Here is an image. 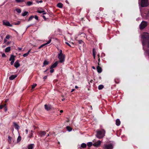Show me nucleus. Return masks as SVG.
Wrapping results in <instances>:
<instances>
[{
  "instance_id": "nucleus-1",
  "label": "nucleus",
  "mask_w": 149,
  "mask_h": 149,
  "mask_svg": "<svg viewBox=\"0 0 149 149\" xmlns=\"http://www.w3.org/2000/svg\"><path fill=\"white\" fill-rule=\"evenodd\" d=\"M142 43L143 46L148 44V47L149 48V34L147 32H144L141 36Z\"/></svg>"
},
{
  "instance_id": "nucleus-2",
  "label": "nucleus",
  "mask_w": 149,
  "mask_h": 149,
  "mask_svg": "<svg viewBox=\"0 0 149 149\" xmlns=\"http://www.w3.org/2000/svg\"><path fill=\"white\" fill-rule=\"evenodd\" d=\"M96 136L99 139L103 138L105 136V131L104 129L98 130L96 131Z\"/></svg>"
},
{
  "instance_id": "nucleus-3",
  "label": "nucleus",
  "mask_w": 149,
  "mask_h": 149,
  "mask_svg": "<svg viewBox=\"0 0 149 149\" xmlns=\"http://www.w3.org/2000/svg\"><path fill=\"white\" fill-rule=\"evenodd\" d=\"M149 5L148 0H141V6L142 7L147 6Z\"/></svg>"
},
{
  "instance_id": "nucleus-4",
  "label": "nucleus",
  "mask_w": 149,
  "mask_h": 149,
  "mask_svg": "<svg viewBox=\"0 0 149 149\" xmlns=\"http://www.w3.org/2000/svg\"><path fill=\"white\" fill-rule=\"evenodd\" d=\"M58 58L59 60V62L62 63L64 62L65 60V55L63 54L61 55H58Z\"/></svg>"
},
{
  "instance_id": "nucleus-5",
  "label": "nucleus",
  "mask_w": 149,
  "mask_h": 149,
  "mask_svg": "<svg viewBox=\"0 0 149 149\" xmlns=\"http://www.w3.org/2000/svg\"><path fill=\"white\" fill-rule=\"evenodd\" d=\"M147 25V23L146 22L143 21L140 25V29H143L145 28Z\"/></svg>"
},
{
  "instance_id": "nucleus-6",
  "label": "nucleus",
  "mask_w": 149,
  "mask_h": 149,
  "mask_svg": "<svg viewBox=\"0 0 149 149\" xmlns=\"http://www.w3.org/2000/svg\"><path fill=\"white\" fill-rule=\"evenodd\" d=\"M113 148V145L111 143L104 145V149H112Z\"/></svg>"
},
{
  "instance_id": "nucleus-7",
  "label": "nucleus",
  "mask_w": 149,
  "mask_h": 149,
  "mask_svg": "<svg viewBox=\"0 0 149 149\" xmlns=\"http://www.w3.org/2000/svg\"><path fill=\"white\" fill-rule=\"evenodd\" d=\"M3 25L10 26L12 27L13 26L12 25L10 24V22L8 21L5 22L4 21H3Z\"/></svg>"
},
{
  "instance_id": "nucleus-8",
  "label": "nucleus",
  "mask_w": 149,
  "mask_h": 149,
  "mask_svg": "<svg viewBox=\"0 0 149 149\" xmlns=\"http://www.w3.org/2000/svg\"><path fill=\"white\" fill-rule=\"evenodd\" d=\"M44 107L45 109L47 111L50 110L52 108V106L49 104L47 105L46 104L45 105Z\"/></svg>"
},
{
  "instance_id": "nucleus-9",
  "label": "nucleus",
  "mask_w": 149,
  "mask_h": 149,
  "mask_svg": "<svg viewBox=\"0 0 149 149\" xmlns=\"http://www.w3.org/2000/svg\"><path fill=\"white\" fill-rule=\"evenodd\" d=\"M101 141L100 140H98L97 142L94 143L93 145L94 146L97 147H99L101 143Z\"/></svg>"
},
{
  "instance_id": "nucleus-10",
  "label": "nucleus",
  "mask_w": 149,
  "mask_h": 149,
  "mask_svg": "<svg viewBox=\"0 0 149 149\" xmlns=\"http://www.w3.org/2000/svg\"><path fill=\"white\" fill-rule=\"evenodd\" d=\"M78 43L80 45V47H84L85 45V43L81 40H78Z\"/></svg>"
},
{
  "instance_id": "nucleus-11",
  "label": "nucleus",
  "mask_w": 149,
  "mask_h": 149,
  "mask_svg": "<svg viewBox=\"0 0 149 149\" xmlns=\"http://www.w3.org/2000/svg\"><path fill=\"white\" fill-rule=\"evenodd\" d=\"M51 39H49L48 41L46 43H45L44 44H42V45H41V46H40L38 48V49H41V48H42V47H43L44 46H45L47 45V44H49V43H50V42H51Z\"/></svg>"
},
{
  "instance_id": "nucleus-12",
  "label": "nucleus",
  "mask_w": 149,
  "mask_h": 149,
  "mask_svg": "<svg viewBox=\"0 0 149 149\" xmlns=\"http://www.w3.org/2000/svg\"><path fill=\"white\" fill-rule=\"evenodd\" d=\"M58 64V61H56L50 67V69H52L56 68Z\"/></svg>"
},
{
  "instance_id": "nucleus-13",
  "label": "nucleus",
  "mask_w": 149,
  "mask_h": 149,
  "mask_svg": "<svg viewBox=\"0 0 149 149\" xmlns=\"http://www.w3.org/2000/svg\"><path fill=\"white\" fill-rule=\"evenodd\" d=\"M14 66L16 68H17L20 66V64L19 63V61L18 60H17L15 63Z\"/></svg>"
},
{
  "instance_id": "nucleus-14",
  "label": "nucleus",
  "mask_w": 149,
  "mask_h": 149,
  "mask_svg": "<svg viewBox=\"0 0 149 149\" xmlns=\"http://www.w3.org/2000/svg\"><path fill=\"white\" fill-rule=\"evenodd\" d=\"M97 69L98 73H100L102 72V69L99 65L97 67Z\"/></svg>"
},
{
  "instance_id": "nucleus-15",
  "label": "nucleus",
  "mask_w": 149,
  "mask_h": 149,
  "mask_svg": "<svg viewBox=\"0 0 149 149\" xmlns=\"http://www.w3.org/2000/svg\"><path fill=\"white\" fill-rule=\"evenodd\" d=\"M49 63L48 61H47L46 60H45L43 63V65L42 66V67L48 65L49 64Z\"/></svg>"
},
{
  "instance_id": "nucleus-16",
  "label": "nucleus",
  "mask_w": 149,
  "mask_h": 149,
  "mask_svg": "<svg viewBox=\"0 0 149 149\" xmlns=\"http://www.w3.org/2000/svg\"><path fill=\"white\" fill-rule=\"evenodd\" d=\"M17 77V75H11V76L9 77V79L10 80H13Z\"/></svg>"
},
{
  "instance_id": "nucleus-17",
  "label": "nucleus",
  "mask_w": 149,
  "mask_h": 149,
  "mask_svg": "<svg viewBox=\"0 0 149 149\" xmlns=\"http://www.w3.org/2000/svg\"><path fill=\"white\" fill-rule=\"evenodd\" d=\"M13 124L16 129L18 130L19 128V126L16 123H14Z\"/></svg>"
},
{
  "instance_id": "nucleus-18",
  "label": "nucleus",
  "mask_w": 149,
  "mask_h": 149,
  "mask_svg": "<svg viewBox=\"0 0 149 149\" xmlns=\"http://www.w3.org/2000/svg\"><path fill=\"white\" fill-rule=\"evenodd\" d=\"M38 13H43V15H45L46 14V13L45 12V10H38L37 11Z\"/></svg>"
},
{
  "instance_id": "nucleus-19",
  "label": "nucleus",
  "mask_w": 149,
  "mask_h": 149,
  "mask_svg": "<svg viewBox=\"0 0 149 149\" xmlns=\"http://www.w3.org/2000/svg\"><path fill=\"white\" fill-rule=\"evenodd\" d=\"M116 125L117 126H119L120 124V122L119 119H117L116 120Z\"/></svg>"
},
{
  "instance_id": "nucleus-20",
  "label": "nucleus",
  "mask_w": 149,
  "mask_h": 149,
  "mask_svg": "<svg viewBox=\"0 0 149 149\" xmlns=\"http://www.w3.org/2000/svg\"><path fill=\"white\" fill-rule=\"evenodd\" d=\"M40 136L42 137L45 135L46 134V133L44 131H41L40 132Z\"/></svg>"
},
{
  "instance_id": "nucleus-21",
  "label": "nucleus",
  "mask_w": 149,
  "mask_h": 149,
  "mask_svg": "<svg viewBox=\"0 0 149 149\" xmlns=\"http://www.w3.org/2000/svg\"><path fill=\"white\" fill-rule=\"evenodd\" d=\"M15 56H13V55H11L10 58L9 60L10 61H15Z\"/></svg>"
},
{
  "instance_id": "nucleus-22",
  "label": "nucleus",
  "mask_w": 149,
  "mask_h": 149,
  "mask_svg": "<svg viewBox=\"0 0 149 149\" xmlns=\"http://www.w3.org/2000/svg\"><path fill=\"white\" fill-rule=\"evenodd\" d=\"M8 143L9 144H11L12 143V137L10 136H8Z\"/></svg>"
},
{
  "instance_id": "nucleus-23",
  "label": "nucleus",
  "mask_w": 149,
  "mask_h": 149,
  "mask_svg": "<svg viewBox=\"0 0 149 149\" xmlns=\"http://www.w3.org/2000/svg\"><path fill=\"white\" fill-rule=\"evenodd\" d=\"M57 6L60 8H62L63 7V4L61 3H59L57 4Z\"/></svg>"
},
{
  "instance_id": "nucleus-24",
  "label": "nucleus",
  "mask_w": 149,
  "mask_h": 149,
  "mask_svg": "<svg viewBox=\"0 0 149 149\" xmlns=\"http://www.w3.org/2000/svg\"><path fill=\"white\" fill-rule=\"evenodd\" d=\"M10 50V47H7L5 50V52H8Z\"/></svg>"
},
{
  "instance_id": "nucleus-25",
  "label": "nucleus",
  "mask_w": 149,
  "mask_h": 149,
  "mask_svg": "<svg viewBox=\"0 0 149 149\" xmlns=\"http://www.w3.org/2000/svg\"><path fill=\"white\" fill-rule=\"evenodd\" d=\"M33 147V144H31L29 145L28 146V149H32Z\"/></svg>"
},
{
  "instance_id": "nucleus-26",
  "label": "nucleus",
  "mask_w": 149,
  "mask_h": 149,
  "mask_svg": "<svg viewBox=\"0 0 149 149\" xmlns=\"http://www.w3.org/2000/svg\"><path fill=\"white\" fill-rule=\"evenodd\" d=\"M33 3L31 1H28L26 3V5L28 6H29L33 4Z\"/></svg>"
},
{
  "instance_id": "nucleus-27",
  "label": "nucleus",
  "mask_w": 149,
  "mask_h": 149,
  "mask_svg": "<svg viewBox=\"0 0 149 149\" xmlns=\"http://www.w3.org/2000/svg\"><path fill=\"white\" fill-rule=\"evenodd\" d=\"M86 146V144L85 143H82L81 146V147L82 148H85Z\"/></svg>"
},
{
  "instance_id": "nucleus-28",
  "label": "nucleus",
  "mask_w": 149,
  "mask_h": 149,
  "mask_svg": "<svg viewBox=\"0 0 149 149\" xmlns=\"http://www.w3.org/2000/svg\"><path fill=\"white\" fill-rule=\"evenodd\" d=\"M15 10L17 12V13L19 14L21 13V10L19 8H17L15 9Z\"/></svg>"
},
{
  "instance_id": "nucleus-29",
  "label": "nucleus",
  "mask_w": 149,
  "mask_h": 149,
  "mask_svg": "<svg viewBox=\"0 0 149 149\" xmlns=\"http://www.w3.org/2000/svg\"><path fill=\"white\" fill-rule=\"evenodd\" d=\"M104 88V86L103 85H100L98 87V89L99 90H101L103 88Z\"/></svg>"
},
{
  "instance_id": "nucleus-30",
  "label": "nucleus",
  "mask_w": 149,
  "mask_h": 149,
  "mask_svg": "<svg viewBox=\"0 0 149 149\" xmlns=\"http://www.w3.org/2000/svg\"><path fill=\"white\" fill-rule=\"evenodd\" d=\"M28 13V12L27 11H25L22 14V15L23 16H25Z\"/></svg>"
},
{
  "instance_id": "nucleus-31",
  "label": "nucleus",
  "mask_w": 149,
  "mask_h": 149,
  "mask_svg": "<svg viewBox=\"0 0 149 149\" xmlns=\"http://www.w3.org/2000/svg\"><path fill=\"white\" fill-rule=\"evenodd\" d=\"M25 0H15V1L17 3H21L24 2Z\"/></svg>"
},
{
  "instance_id": "nucleus-32",
  "label": "nucleus",
  "mask_w": 149,
  "mask_h": 149,
  "mask_svg": "<svg viewBox=\"0 0 149 149\" xmlns=\"http://www.w3.org/2000/svg\"><path fill=\"white\" fill-rule=\"evenodd\" d=\"M66 129L69 132L71 131L72 130V129L69 126H67L66 127Z\"/></svg>"
},
{
  "instance_id": "nucleus-33",
  "label": "nucleus",
  "mask_w": 149,
  "mask_h": 149,
  "mask_svg": "<svg viewBox=\"0 0 149 149\" xmlns=\"http://www.w3.org/2000/svg\"><path fill=\"white\" fill-rule=\"evenodd\" d=\"M33 131L32 130H31V132L30 133L29 136V138H31L33 136V134L32 133Z\"/></svg>"
},
{
  "instance_id": "nucleus-34",
  "label": "nucleus",
  "mask_w": 149,
  "mask_h": 149,
  "mask_svg": "<svg viewBox=\"0 0 149 149\" xmlns=\"http://www.w3.org/2000/svg\"><path fill=\"white\" fill-rule=\"evenodd\" d=\"M93 144L91 142H89L87 143V146L89 147H91Z\"/></svg>"
},
{
  "instance_id": "nucleus-35",
  "label": "nucleus",
  "mask_w": 149,
  "mask_h": 149,
  "mask_svg": "<svg viewBox=\"0 0 149 149\" xmlns=\"http://www.w3.org/2000/svg\"><path fill=\"white\" fill-rule=\"evenodd\" d=\"M20 22L19 21H18L17 22H14L13 23V24L15 25H18L20 24Z\"/></svg>"
},
{
  "instance_id": "nucleus-36",
  "label": "nucleus",
  "mask_w": 149,
  "mask_h": 149,
  "mask_svg": "<svg viewBox=\"0 0 149 149\" xmlns=\"http://www.w3.org/2000/svg\"><path fill=\"white\" fill-rule=\"evenodd\" d=\"M34 17L33 16H31L29 18L28 21H30L31 20V19H32Z\"/></svg>"
},
{
  "instance_id": "nucleus-37",
  "label": "nucleus",
  "mask_w": 149,
  "mask_h": 149,
  "mask_svg": "<svg viewBox=\"0 0 149 149\" xmlns=\"http://www.w3.org/2000/svg\"><path fill=\"white\" fill-rule=\"evenodd\" d=\"M21 140V137L20 136H19L17 139V141L18 142H19Z\"/></svg>"
},
{
  "instance_id": "nucleus-38",
  "label": "nucleus",
  "mask_w": 149,
  "mask_h": 149,
  "mask_svg": "<svg viewBox=\"0 0 149 149\" xmlns=\"http://www.w3.org/2000/svg\"><path fill=\"white\" fill-rule=\"evenodd\" d=\"M6 105V104H4V105H0V109H2L3 107H5Z\"/></svg>"
},
{
  "instance_id": "nucleus-39",
  "label": "nucleus",
  "mask_w": 149,
  "mask_h": 149,
  "mask_svg": "<svg viewBox=\"0 0 149 149\" xmlns=\"http://www.w3.org/2000/svg\"><path fill=\"white\" fill-rule=\"evenodd\" d=\"M37 86L36 84H34L32 86V88L33 89Z\"/></svg>"
},
{
  "instance_id": "nucleus-40",
  "label": "nucleus",
  "mask_w": 149,
  "mask_h": 149,
  "mask_svg": "<svg viewBox=\"0 0 149 149\" xmlns=\"http://www.w3.org/2000/svg\"><path fill=\"white\" fill-rule=\"evenodd\" d=\"M96 52L95 51V49L94 48H93V54H96Z\"/></svg>"
},
{
  "instance_id": "nucleus-41",
  "label": "nucleus",
  "mask_w": 149,
  "mask_h": 149,
  "mask_svg": "<svg viewBox=\"0 0 149 149\" xmlns=\"http://www.w3.org/2000/svg\"><path fill=\"white\" fill-rule=\"evenodd\" d=\"M28 55H29V54H28V53H26L24 54L23 55V56L24 57H26Z\"/></svg>"
},
{
  "instance_id": "nucleus-42",
  "label": "nucleus",
  "mask_w": 149,
  "mask_h": 149,
  "mask_svg": "<svg viewBox=\"0 0 149 149\" xmlns=\"http://www.w3.org/2000/svg\"><path fill=\"white\" fill-rule=\"evenodd\" d=\"M50 69V73H52L54 71V69H53V68Z\"/></svg>"
},
{
  "instance_id": "nucleus-43",
  "label": "nucleus",
  "mask_w": 149,
  "mask_h": 149,
  "mask_svg": "<svg viewBox=\"0 0 149 149\" xmlns=\"http://www.w3.org/2000/svg\"><path fill=\"white\" fill-rule=\"evenodd\" d=\"M10 36L9 35H7L6 37V39H9L10 37Z\"/></svg>"
},
{
  "instance_id": "nucleus-44",
  "label": "nucleus",
  "mask_w": 149,
  "mask_h": 149,
  "mask_svg": "<svg viewBox=\"0 0 149 149\" xmlns=\"http://www.w3.org/2000/svg\"><path fill=\"white\" fill-rule=\"evenodd\" d=\"M97 56H98V65H100V64H99V62H100V58H99V57H100V54H98L97 55Z\"/></svg>"
},
{
  "instance_id": "nucleus-45",
  "label": "nucleus",
  "mask_w": 149,
  "mask_h": 149,
  "mask_svg": "<svg viewBox=\"0 0 149 149\" xmlns=\"http://www.w3.org/2000/svg\"><path fill=\"white\" fill-rule=\"evenodd\" d=\"M36 1V2L37 3H42L43 2V1H42V0H41V1H39L38 0H37V1Z\"/></svg>"
},
{
  "instance_id": "nucleus-46",
  "label": "nucleus",
  "mask_w": 149,
  "mask_h": 149,
  "mask_svg": "<svg viewBox=\"0 0 149 149\" xmlns=\"http://www.w3.org/2000/svg\"><path fill=\"white\" fill-rule=\"evenodd\" d=\"M63 54L62 53V51L61 50H60V53L59 54H58V55H63Z\"/></svg>"
},
{
  "instance_id": "nucleus-47",
  "label": "nucleus",
  "mask_w": 149,
  "mask_h": 149,
  "mask_svg": "<svg viewBox=\"0 0 149 149\" xmlns=\"http://www.w3.org/2000/svg\"><path fill=\"white\" fill-rule=\"evenodd\" d=\"M65 43L67 45L69 46V47H71V46L70 45L68 42H65Z\"/></svg>"
},
{
  "instance_id": "nucleus-48",
  "label": "nucleus",
  "mask_w": 149,
  "mask_h": 149,
  "mask_svg": "<svg viewBox=\"0 0 149 149\" xmlns=\"http://www.w3.org/2000/svg\"><path fill=\"white\" fill-rule=\"evenodd\" d=\"M35 18L36 19V20H38V16H37V15H35Z\"/></svg>"
},
{
  "instance_id": "nucleus-49",
  "label": "nucleus",
  "mask_w": 149,
  "mask_h": 149,
  "mask_svg": "<svg viewBox=\"0 0 149 149\" xmlns=\"http://www.w3.org/2000/svg\"><path fill=\"white\" fill-rule=\"evenodd\" d=\"M4 107V111H7V108L6 107V105Z\"/></svg>"
},
{
  "instance_id": "nucleus-50",
  "label": "nucleus",
  "mask_w": 149,
  "mask_h": 149,
  "mask_svg": "<svg viewBox=\"0 0 149 149\" xmlns=\"http://www.w3.org/2000/svg\"><path fill=\"white\" fill-rule=\"evenodd\" d=\"M2 56L3 57H6V55L4 53H3L2 54Z\"/></svg>"
},
{
  "instance_id": "nucleus-51",
  "label": "nucleus",
  "mask_w": 149,
  "mask_h": 149,
  "mask_svg": "<svg viewBox=\"0 0 149 149\" xmlns=\"http://www.w3.org/2000/svg\"><path fill=\"white\" fill-rule=\"evenodd\" d=\"M14 61H12L10 62V64L11 65H13L14 63Z\"/></svg>"
},
{
  "instance_id": "nucleus-52",
  "label": "nucleus",
  "mask_w": 149,
  "mask_h": 149,
  "mask_svg": "<svg viewBox=\"0 0 149 149\" xmlns=\"http://www.w3.org/2000/svg\"><path fill=\"white\" fill-rule=\"evenodd\" d=\"M17 49H18V50H19L20 51V50H22V48H20V47H18V48H17Z\"/></svg>"
},
{
  "instance_id": "nucleus-53",
  "label": "nucleus",
  "mask_w": 149,
  "mask_h": 149,
  "mask_svg": "<svg viewBox=\"0 0 149 149\" xmlns=\"http://www.w3.org/2000/svg\"><path fill=\"white\" fill-rule=\"evenodd\" d=\"M42 17L45 19V20H46V18L45 17V16L43 15L42 16Z\"/></svg>"
},
{
  "instance_id": "nucleus-54",
  "label": "nucleus",
  "mask_w": 149,
  "mask_h": 149,
  "mask_svg": "<svg viewBox=\"0 0 149 149\" xmlns=\"http://www.w3.org/2000/svg\"><path fill=\"white\" fill-rule=\"evenodd\" d=\"M47 78V76H45L43 77V79H44L45 80Z\"/></svg>"
},
{
  "instance_id": "nucleus-55",
  "label": "nucleus",
  "mask_w": 149,
  "mask_h": 149,
  "mask_svg": "<svg viewBox=\"0 0 149 149\" xmlns=\"http://www.w3.org/2000/svg\"><path fill=\"white\" fill-rule=\"evenodd\" d=\"M25 132L26 134H27L28 133V130L27 129L25 130Z\"/></svg>"
},
{
  "instance_id": "nucleus-56",
  "label": "nucleus",
  "mask_w": 149,
  "mask_h": 149,
  "mask_svg": "<svg viewBox=\"0 0 149 149\" xmlns=\"http://www.w3.org/2000/svg\"><path fill=\"white\" fill-rule=\"evenodd\" d=\"M31 49H30L29 50L28 52H27V53H28V54H29V53L30 52H31Z\"/></svg>"
},
{
  "instance_id": "nucleus-57",
  "label": "nucleus",
  "mask_w": 149,
  "mask_h": 149,
  "mask_svg": "<svg viewBox=\"0 0 149 149\" xmlns=\"http://www.w3.org/2000/svg\"><path fill=\"white\" fill-rule=\"evenodd\" d=\"M147 52L148 54V55L149 56V49L147 51Z\"/></svg>"
},
{
  "instance_id": "nucleus-58",
  "label": "nucleus",
  "mask_w": 149,
  "mask_h": 149,
  "mask_svg": "<svg viewBox=\"0 0 149 149\" xmlns=\"http://www.w3.org/2000/svg\"><path fill=\"white\" fill-rule=\"evenodd\" d=\"M6 38L4 39V42H6V41H7V40H6Z\"/></svg>"
},
{
  "instance_id": "nucleus-59",
  "label": "nucleus",
  "mask_w": 149,
  "mask_h": 149,
  "mask_svg": "<svg viewBox=\"0 0 149 149\" xmlns=\"http://www.w3.org/2000/svg\"><path fill=\"white\" fill-rule=\"evenodd\" d=\"M95 55H96V54H93V58H94V59L95 58Z\"/></svg>"
},
{
  "instance_id": "nucleus-60",
  "label": "nucleus",
  "mask_w": 149,
  "mask_h": 149,
  "mask_svg": "<svg viewBox=\"0 0 149 149\" xmlns=\"http://www.w3.org/2000/svg\"><path fill=\"white\" fill-rule=\"evenodd\" d=\"M74 91V89H73L72 90L71 92H72Z\"/></svg>"
},
{
  "instance_id": "nucleus-61",
  "label": "nucleus",
  "mask_w": 149,
  "mask_h": 149,
  "mask_svg": "<svg viewBox=\"0 0 149 149\" xmlns=\"http://www.w3.org/2000/svg\"><path fill=\"white\" fill-rule=\"evenodd\" d=\"M63 110H61L60 111V112L61 113H63Z\"/></svg>"
},
{
  "instance_id": "nucleus-62",
  "label": "nucleus",
  "mask_w": 149,
  "mask_h": 149,
  "mask_svg": "<svg viewBox=\"0 0 149 149\" xmlns=\"http://www.w3.org/2000/svg\"><path fill=\"white\" fill-rule=\"evenodd\" d=\"M75 88H78V87L77 86H75Z\"/></svg>"
},
{
  "instance_id": "nucleus-63",
  "label": "nucleus",
  "mask_w": 149,
  "mask_h": 149,
  "mask_svg": "<svg viewBox=\"0 0 149 149\" xmlns=\"http://www.w3.org/2000/svg\"><path fill=\"white\" fill-rule=\"evenodd\" d=\"M92 68L94 69H95V68L94 66H93L92 67Z\"/></svg>"
},
{
  "instance_id": "nucleus-64",
  "label": "nucleus",
  "mask_w": 149,
  "mask_h": 149,
  "mask_svg": "<svg viewBox=\"0 0 149 149\" xmlns=\"http://www.w3.org/2000/svg\"><path fill=\"white\" fill-rule=\"evenodd\" d=\"M93 81V80L92 79H91L90 81V82L92 83Z\"/></svg>"
}]
</instances>
